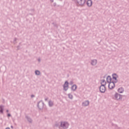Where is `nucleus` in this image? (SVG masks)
Listing matches in <instances>:
<instances>
[{
	"label": "nucleus",
	"instance_id": "nucleus-1",
	"mask_svg": "<svg viewBox=\"0 0 129 129\" xmlns=\"http://www.w3.org/2000/svg\"><path fill=\"white\" fill-rule=\"evenodd\" d=\"M69 125H70V124H69V122L67 121H60V127L62 129H67L69 127Z\"/></svg>",
	"mask_w": 129,
	"mask_h": 129
},
{
	"label": "nucleus",
	"instance_id": "nucleus-2",
	"mask_svg": "<svg viewBox=\"0 0 129 129\" xmlns=\"http://www.w3.org/2000/svg\"><path fill=\"white\" fill-rule=\"evenodd\" d=\"M75 3L79 7H84L86 4V0H75Z\"/></svg>",
	"mask_w": 129,
	"mask_h": 129
},
{
	"label": "nucleus",
	"instance_id": "nucleus-3",
	"mask_svg": "<svg viewBox=\"0 0 129 129\" xmlns=\"http://www.w3.org/2000/svg\"><path fill=\"white\" fill-rule=\"evenodd\" d=\"M114 99L115 100H120L121 99H122V95L116 93L114 95Z\"/></svg>",
	"mask_w": 129,
	"mask_h": 129
},
{
	"label": "nucleus",
	"instance_id": "nucleus-4",
	"mask_svg": "<svg viewBox=\"0 0 129 129\" xmlns=\"http://www.w3.org/2000/svg\"><path fill=\"white\" fill-rule=\"evenodd\" d=\"M44 102L43 101L41 100L39 102H38L37 104V107L40 109V110H42L43 108H44Z\"/></svg>",
	"mask_w": 129,
	"mask_h": 129
},
{
	"label": "nucleus",
	"instance_id": "nucleus-5",
	"mask_svg": "<svg viewBox=\"0 0 129 129\" xmlns=\"http://www.w3.org/2000/svg\"><path fill=\"white\" fill-rule=\"evenodd\" d=\"M63 90L64 91H67L68 90V89H69V83L68 82V81H66L63 85Z\"/></svg>",
	"mask_w": 129,
	"mask_h": 129
},
{
	"label": "nucleus",
	"instance_id": "nucleus-6",
	"mask_svg": "<svg viewBox=\"0 0 129 129\" xmlns=\"http://www.w3.org/2000/svg\"><path fill=\"white\" fill-rule=\"evenodd\" d=\"M118 77V76L116 74H112V79H113V82H114L115 83H117V78Z\"/></svg>",
	"mask_w": 129,
	"mask_h": 129
},
{
	"label": "nucleus",
	"instance_id": "nucleus-7",
	"mask_svg": "<svg viewBox=\"0 0 129 129\" xmlns=\"http://www.w3.org/2000/svg\"><path fill=\"white\" fill-rule=\"evenodd\" d=\"M114 82H111L110 83H109L108 84V88L109 89H113L114 87H115V85L114 84Z\"/></svg>",
	"mask_w": 129,
	"mask_h": 129
},
{
	"label": "nucleus",
	"instance_id": "nucleus-8",
	"mask_svg": "<svg viewBox=\"0 0 129 129\" xmlns=\"http://www.w3.org/2000/svg\"><path fill=\"white\" fill-rule=\"evenodd\" d=\"M100 92L101 93H104V92H105V90H106V88H105V86L103 85H101L100 87Z\"/></svg>",
	"mask_w": 129,
	"mask_h": 129
},
{
	"label": "nucleus",
	"instance_id": "nucleus-9",
	"mask_svg": "<svg viewBox=\"0 0 129 129\" xmlns=\"http://www.w3.org/2000/svg\"><path fill=\"white\" fill-rule=\"evenodd\" d=\"M90 102L88 100H86L82 102V106H88L89 105Z\"/></svg>",
	"mask_w": 129,
	"mask_h": 129
},
{
	"label": "nucleus",
	"instance_id": "nucleus-10",
	"mask_svg": "<svg viewBox=\"0 0 129 129\" xmlns=\"http://www.w3.org/2000/svg\"><path fill=\"white\" fill-rule=\"evenodd\" d=\"M87 6L89 7V8H90L91 7H92V0H88L87 1Z\"/></svg>",
	"mask_w": 129,
	"mask_h": 129
},
{
	"label": "nucleus",
	"instance_id": "nucleus-11",
	"mask_svg": "<svg viewBox=\"0 0 129 129\" xmlns=\"http://www.w3.org/2000/svg\"><path fill=\"white\" fill-rule=\"evenodd\" d=\"M91 64L93 66H95V65H96V64H97V60H96V59H92L91 60Z\"/></svg>",
	"mask_w": 129,
	"mask_h": 129
},
{
	"label": "nucleus",
	"instance_id": "nucleus-12",
	"mask_svg": "<svg viewBox=\"0 0 129 129\" xmlns=\"http://www.w3.org/2000/svg\"><path fill=\"white\" fill-rule=\"evenodd\" d=\"M76 89H77V86L76 85H73L71 87V90L72 91H76Z\"/></svg>",
	"mask_w": 129,
	"mask_h": 129
},
{
	"label": "nucleus",
	"instance_id": "nucleus-13",
	"mask_svg": "<svg viewBox=\"0 0 129 129\" xmlns=\"http://www.w3.org/2000/svg\"><path fill=\"white\" fill-rule=\"evenodd\" d=\"M106 80H107V82H108V83H110V82H111V80H112L111 77H110V76H108L107 77Z\"/></svg>",
	"mask_w": 129,
	"mask_h": 129
},
{
	"label": "nucleus",
	"instance_id": "nucleus-14",
	"mask_svg": "<svg viewBox=\"0 0 129 129\" xmlns=\"http://www.w3.org/2000/svg\"><path fill=\"white\" fill-rule=\"evenodd\" d=\"M123 91H124V89L122 87L119 88L118 89V92H119V93H123Z\"/></svg>",
	"mask_w": 129,
	"mask_h": 129
},
{
	"label": "nucleus",
	"instance_id": "nucleus-15",
	"mask_svg": "<svg viewBox=\"0 0 129 129\" xmlns=\"http://www.w3.org/2000/svg\"><path fill=\"white\" fill-rule=\"evenodd\" d=\"M48 105L50 107H52L54 105V102L52 100H49L48 102Z\"/></svg>",
	"mask_w": 129,
	"mask_h": 129
},
{
	"label": "nucleus",
	"instance_id": "nucleus-16",
	"mask_svg": "<svg viewBox=\"0 0 129 129\" xmlns=\"http://www.w3.org/2000/svg\"><path fill=\"white\" fill-rule=\"evenodd\" d=\"M101 81V85H104V86H105V85H106V82L105 81V80H102Z\"/></svg>",
	"mask_w": 129,
	"mask_h": 129
},
{
	"label": "nucleus",
	"instance_id": "nucleus-17",
	"mask_svg": "<svg viewBox=\"0 0 129 129\" xmlns=\"http://www.w3.org/2000/svg\"><path fill=\"white\" fill-rule=\"evenodd\" d=\"M0 113H4V106L3 105L0 106Z\"/></svg>",
	"mask_w": 129,
	"mask_h": 129
},
{
	"label": "nucleus",
	"instance_id": "nucleus-18",
	"mask_svg": "<svg viewBox=\"0 0 129 129\" xmlns=\"http://www.w3.org/2000/svg\"><path fill=\"white\" fill-rule=\"evenodd\" d=\"M35 75H38V76L40 75L41 72H39V71L36 70V71H35Z\"/></svg>",
	"mask_w": 129,
	"mask_h": 129
},
{
	"label": "nucleus",
	"instance_id": "nucleus-19",
	"mask_svg": "<svg viewBox=\"0 0 129 129\" xmlns=\"http://www.w3.org/2000/svg\"><path fill=\"white\" fill-rule=\"evenodd\" d=\"M68 96H69V98H70V99H73V95L71 94H68Z\"/></svg>",
	"mask_w": 129,
	"mask_h": 129
},
{
	"label": "nucleus",
	"instance_id": "nucleus-20",
	"mask_svg": "<svg viewBox=\"0 0 129 129\" xmlns=\"http://www.w3.org/2000/svg\"><path fill=\"white\" fill-rule=\"evenodd\" d=\"M26 118H27L28 121H29V122H30V123L32 122V120L30 117L27 116Z\"/></svg>",
	"mask_w": 129,
	"mask_h": 129
},
{
	"label": "nucleus",
	"instance_id": "nucleus-21",
	"mask_svg": "<svg viewBox=\"0 0 129 129\" xmlns=\"http://www.w3.org/2000/svg\"><path fill=\"white\" fill-rule=\"evenodd\" d=\"M73 83H74L73 82V81H71L70 82V85H73Z\"/></svg>",
	"mask_w": 129,
	"mask_h": 129
},
{
	"label": "nucleus",
	"instance_id": "nucleus-22",
	"mask_svg": "<svg viewBox=\"0 0 129 129\" xmlns=\"http://www.w3.org/2000/svg\"><path fill=\"white\" fill-rule=\"evenodd\" d=\"M7 116H8L9 117H10V116H12V115H11V114L8 113V114H7Z\"/></svg>",
	"mask_w": 129,
	"mask_h": 129
},
{
	"label": "nucleus",
	"instance_id": "nucleus-23",
	"mask_svg": "<svg viewBox=\"0 0 129 129\" xmlns=\"http://www.w3.org/2000/svg\"><path fill=\"white\" fill-rule=\"evenodd\" d=\"M44 100H45V101H48V97L45 98Z\"/></svg>",
	"mask_w": 129,
	"mask_h": 129
},
{
	"label": "nucleus",
	"instance_id": "nucleus-24",
	"mask_svg": "<svg viewBox=\"0 0 129 129\" xmlns=\"http://www.w3.org/2000/svg\"><path fill=\"white\" fill-rule=\"evenodd\" d=\"M18 40V39L17 38H14V42H16V41H17Z\"/></svg>",
	"mask_w": 129,
	"mask_h": 129
},
{
	"label": "nucleus",
	"instance_id": "nucleus-25",
	"mask_svg": "<svg viewBox=\"0 0 129 129\" xmlns=\"http://www.w3.org/2000/svg\"><path fill=\"white\" fill-rule=\"evenodd\" d=\"M31 97H32V98L35 97V95H31Z\"/></svg>",
	"mask_w": 129,
	"mask_h": 129
},
{
	"label": "nucleus",
	"instance_id": "nucleus-26",
	"mask_svg": "<svg viewBox=\"0 0 129 129\" xmlns=\"http://www.w3.org/2000/svg\"><path fill=\"white\" fill-rule=\"evenodd\" d=\"M38 62H41V59L38 58Z\"/></svg>",
	"mask_w": 129,
	"mask_h": 129
},
{
	"label": "nucleus",
	"instance_id": "nucleus-27",
	"mask_svg": "<svg viewBox=\"0 0 129 129\" xmlns=\"http://www.w3.org/2000/svg\"><path fill=\"white\" fill-rule=\"evenodd\" d=\"M51 3H53L54 2V0H50Z\"/></svg>",
	"mask_w": 129,
	"mask_h": 129
},
{
	"label": "nucleus",
	"instance_id": "nucleus-28",
	"mask_svg": "<svg viewBox=\"0 0 129 129\" xmlns=\"http://www.w3.org/2000/svg\"><path fill=\"white\" fill-rule=\"evenodd\" d=\"M6 112H9V110H6Z\"/></svg>",
	"mask_w": 129,
	"mask_h": 129
},
{
	"label": "nucleus",
	"instance_id": "nucleus-29",
	"mask_svg": "<svg viewBox=\"0 0 129 129\" xmlns=\"http://www.w3.org/2000/svg\"><path fill=\"white\" fill-rule=\"evenodd\" d=\"M6 129H11V128H10L9 127H7Z\"/></svg>",
	"mask_w": 129,
	"mask_h": 129
},
{
	"label": "nucleus",
	"instance_id": "nucleus-30",
	"mask_svg": "<svg viewBox=\"0 0 129 129\" xmlns=\"http://www.w3.org/2000/svg\"><path fill=\"white\" fill-rule=\"evenodd\" d=\"M12 128H14V127L13 126H11Z\"/></svg>",
	"mask_w": 129,
	"mask_h": 129
}]
</instances>
